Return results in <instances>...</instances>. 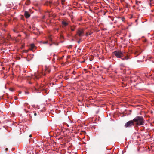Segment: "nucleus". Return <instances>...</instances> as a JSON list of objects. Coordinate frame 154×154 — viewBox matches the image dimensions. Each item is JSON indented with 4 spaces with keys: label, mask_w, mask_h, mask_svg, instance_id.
<instances>
[{
    "label": "nucleus",
    "mask_w": 154,
    "mask_h": 154,
    "mask_svg": "<svg viewBox=\"0 0 154 154\" xmlns=\"http://www.w3.org/2000/svg\"><path fill=\"white\" fill-rule=\"evenodd\" d=\"M133 120L135 126H136L143 125L145 123V120L142 116H137L133 119Z\"/></svg>",
    "instance_id": "f257e3e1"
},
{
    "label": "nucleus",
    "mask_w": 154,
    "mask_h": 154,
    "mask_svg": "<svg viewBox=\"0 0 154 154\" xmlns=\"http://www.w3.org/2000/svg\"><path fill=\"white\" fill-rule=\"evenodd\" d=\"M114 54L117 58H120L123 56V53L121 51H115L113 52Z\"/></svg>",
    "instance_id": "f03ea898"
},
{
    "label": "nucleus",
    "mask_w": 154,
    "mask_h": 154,
    "mask_svg": "<svg viewBox=\"0 0 154 154\" xmlns=\"http://www.w3.org/2000/svg\"><path fill=\"white\" fill-rule=\"evenodd\" d=\"M135 125L133 120H131L126 123L125 125V128L130 127L133 126Z\"/></svg>",
    "instance_id": "7ed1b4c3"
},
{
    "label": "nucleus",
    "mask_w": 154,
    "mask_h": 154,
    "mask_svg": "<svg viewBox=\"0 0 154 154\" xmlns=\"http://www.w3.org/2000/svg\"><path fill=\"white\" fill-rule=\"evenodd\" d=\"M77 35L80 37H82L84 35V30L83 29H79L77 31Z\"/></svg>",
    "instance_id": "20e7f679"
},
{
    "label": "nucleus",
    "mask_w": 154,
    "mask_h": 154,
    "mask_svg": "<svg viewBox=\"0 0 154 154\" xmlns=\"http://www.w3.org/2000/svg\"><path fill=\"white\" fill-rule=\"evenodd\" d=\"M24 16L26 18H28L30 17V14L28 11H25L24 13Z\"/></svg>",
    "instance_id": "39448f33"
},
{
    "label": "nucleus",
    "mask_w": 154,
    "mask_h": 154,
    "mask_svg": "<svg viewBox=\"0 0 154 154\" xmlns=\"http://www.w3.org/2000/svg\"><path fill=\"white\" fill-rule=\"evenodd\" d=\"M32 92L34 93H38L39 92L38 90L35 87H33L32 88Z\"/></svg>",
    "instance_id": "423d86ee"
},
{
    "label": "nucleus",
    "mask_w": 154,
    "mask_h": 154,
    "mask_svg": "<svg viewBox=\"0 0 154 154\" xmlns=\"http://www.w3.org/2000/svg\"><path fill=\"white\" fill-rule=\"evenodd\" d=\"M62 24L63 26V27L66 26L68 25V23L65 21H62Z\"/></svg>",
    "instance_id": "0eeeda50"
},
{
    "label": "nucleus",
    "mask_w": 154,
    "mask_h": 154,
    "mask_svg": "<svg viewBox=\"0 0 154 154\" xmlns=\"http://www.w3.org/2000/svg\"><path fill=\"white\" fill-rule=\"evenodd\" d=\"M45 73H44V75H46V74L47 73H49L50 72V69L49 68L46 67V68L45 69Z\"/></svg>",
    "instance_id": "6e6552de"
},
{
    "label": "nucleus",
    "mask_w": 154,
    "mask_h": 154,
    "mask_svg": "<svg viewBox=\"0 0 154 154\" xmlns=\"http://www.w3.org/2000/svg\"><path fill=\"white\" fill-rule=\"evenodd\" d=\"M121 59L123 60H128V59H130V58L128 56H125V57L124 58V57H122V58L121 57Z\"/></svg>",
    "instance_id": "1a4fd4ad"
},
{
    "label": "nucleus",
    "mask_w": 154,
    "mask_h": 154,
    "mask_svg": "<svg viewBox=\"0 0 154 154\" xmlns=\"http://www.w3.org/2000/svg\"><path fill=\"white\" fill-rule=\"evenodd\" d=\"M30 1H29V0H27V1L26 2V3H25L26 4V5H29V4H30Z\"/></svg>",
    "instance_id": "9d476101"
},
{
    "label": "nucleus",
    "mask_w": 154,
    "mask_h": 154,
    "mask_svg": "<svg viewBox=\"0 0 154 154\" xmlns=\"http://www.w3.org/2000/svg\"><path fill=\"white\" fill-rule=\"evenodd\" d=\"M75 27L71 26V28H70V29L72 31H74L75 30Z\"/></svg>",
    "instance_id": "9b49d317"
},
{
    "label": "nucleus",
    "mask_w": 154,
    "mask_h": 154,
    "mask_svg": "<svg viewBox=\"0 0 154 154\" xmlns=\"http://www.w3.org/2000/svg\"><path fill=\"white\" fill-rule=\"evenodd\" d=\"M91 33H90L89 34H88V32H86V33L85 35L86 36H88L89 35H91Z\"/></svg>",
    "instance_id": "f8f14e48"
},
{
    "label": "nucleus",
    "mask_w": 154,
    "mask_h": 154,
    "mask_svg": "<svg viewBox=\"0 0 154 154\" xmlns=\"http://www.w3.org/2000/svg\"><path fill=\"white\" fill-rule=\"evenodd\" d=\"M9 90L11 92H13L14 91V90L13 88H9Z\"/></svg>",
    "instance_id": "ddd939ff"
},
{
    "label": "nucleus",
    "mask_w": 154,
    "mask_h": 154,
    "mask_svg": "<svg viewBox=\"0 0 154 154\" xmlns=\"http://www.w3.org/2000/svg\"><path fill=\"white\" fill-rule=\"evenodd\" d=\"M34 44H32L31 45V47H32V48H34Z\"/></svg>",
    "instance_id": "4468645a"
},
{
    "label": "nucleus",
    "mask_w": 154,
    "mask_h": 154,
    "mask_svg": "<svg viewBox=\"0 0 154 154\" xmlns=\"http://www.w3.org/2000/svg\"><path fill=\"white\" fill-rule=\"evenodd\" d=\"M48 42L47 41H46V42H43V44H47L48 43Z\"/></svg>",
    "instance_id": "2eb2a0df"
},
{
    "label": "nucleus",
    "mask_w": 154,
    "mask_h": 154,
    "mask_svg": "<svg viewBox=\"0 0 154 154\" xmlns=\"http://www.w3.org/2000/svg\"><path fill=\"white\" fill-rule=\"evenodd\" d=\"M34 115L35 116L37 115V114H36V113H34Z\"/></svg>",
    "instance_id": "dca6fc26"
},
{
    "label": "nucleus",
    "mask_w": 154,
    "mask_h": 154,
    "mask_svg": "<svg viewBox=\"0 0 154 154\" xmlns=\"http://www.w3.org/2000/svg\"><path fill=\"white\" fill-rule=\"evenodd\" d=\"M49 40H50V41H52L51 38H49Z\"/></svg>",
    "instance_id": "f3484780"
},
{
    "label": "nucleus",
    "mask_w": 154,
    "mask_h": 154,
    "mask_svg": "<svg viewBox=\"0 0 154 154\" xmlns=\"http://www.w3.org/2000/svg\"><path fill=\"white\" fill-rule=\"evenodd\" d=\"M8 150V148H6V149H5L6 151H7Z\"/></svg>",
    "instance_id": "a211bd4d"
},
{
    "label": "nucleus",
    "mask_w": 154,
    "mask_h": 154,
    "mask_svg": "<svg viewBox=\"0 0 154 154\" xmlns=\"http://www.w3.org/2000/svg\"><path fill=\"white\" fill-rule=\"evenodd\" d=\"M29 137H32V135L31 134L29 136Z\"/></svg>",
    "instance_id": "6ab92c4d"
},
{
    "label": "nucleus",
    "mask_w": 154,
    "mask_h": 154,
    "mask_svg": "<svg viewBox=\"0 0 154 154\" xmlns=\"http://www.w3.org/2000/svg\"><path fill=\"white\" fill-rule=\"evenodd\" d=\"M52 45V44H49V45H50V46H51Z\"/></svg>",
    "instance_id": "aec40b11"
},
{
    "label": "nucleus",
    "mask_w": 154,
    "mask_h": 154,
    "mask_svg": "<svg viewBox=\"0 0 154 154\" xmlns=\"http://www.w3.org/2000/svg\"><path fill=\"white\" fill-rule=\"evenodd\" d=\"M75 72H73V74H75Z\"/></svg>",
    "instance_id": "412c9836"
},
{
    "label": "nucleus",
    "mask_w": 154,
    "mask_h": 154,
    "mask_svg": "<svg viewBox=\"0 0 154 154\" xmlns=\"http://www.w3.org/2000/svg\"><path fill=\"white\" fill-rule=\"evenodd\" d=\"M26 93H27V94H29V93L28 92H26Z\"/></svg>",
    "instance_id": "4be33fe9"
},
{
    "label": "nucleus",
    "mask_w": 154,
    "mask_h": 154,
    "mask_svg": "<svg viewBox=\"0 0 154 154\" xmlns=\"http://www.w3.org/2000/svg\"><path fill=\"white\" fill-rule=\"evenodd\" d=\"M78 42L79 43H80V41H78Z\"/></svg>",
    "instance_id": "5701e85b"
},
{
    "label": "nucleus",
    "mask_w": 154,
    "mask_h": 154,
    "mask_svg": "<svg viewBox=\"0 0 154 154\" xmlns=\"http://www.w3.org/2000/svg\"><path fill=\"white\" fill-rule=\"evenodd\" d=\"M58 29H58V28H57V29H56V30H58Z\"/></svg>",
    "instance_id": "b1692460"
},
{
    "label": "nucleus",
    "mask_w": 154,
    "mask_h": 154,
    "mask_svg": "<svg viewBox=\"0 0 154 154\" xmlns=\"http://www.w3.org/2000/svg\"><path fill=\"white\" fill-rule=\"evenodd\" d=\"M64 1H65L64 0H63V1H62V2H64Z\"/></svg>",
    "instance_id": "393cba45"
}]
</instances>
